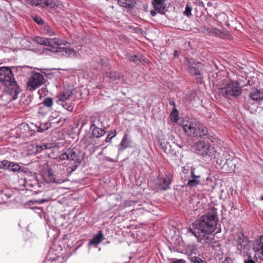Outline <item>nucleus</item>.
Returning a JSON list of instances; mask_svg holds the SVG:
<instances>
[{
    "mask_svg": "<svg viewBox=\"0 0 263 263\" xmlns=\"http://www.w3.org/2000/svg\"><path fill=\"white\" fill-rule=\"evenodd\" d=\"M50 127V124L48 123L42 124L39 127L37 131L39 132H42L45 130L48 129Z\"/></svg>",
    "mask_w": 263,
    "mask_h": 263,
    "instance_id": "obj_36",
    "label": "nucleus"
},
{
    "mask_svg": "<svg viewBox=\"0 0 263 263\" xmlns=\"http://www.w3.org/2000/svg\"><path fill=\"white\" fill-rule=\"evenodd\" d=\"M49 148V147L47 146V144H43L41 145L36 146V151L39 152L43 149Z\"/></svg>",
    "mask_w": 263,
    "mask_h": 263,
    "instance_id": "obj_43",
    "label": "nucleus"
},
{
    "mask_svg": "<svg viewBox=\"0 0 263 263\" xmlns=\"http://www.w3.org/2000/svg\"><path fill=\"white\" fill-rule=\"evenodd\" d=\"M43 33L49 36H54L55 35V32L53 29L48 25L44 26L42 30Z\"/></svg>",
    "mask_w": 263,
    "mask_h": 263,
    "instance_id": "obj_24",
    "label": "nucleus"
},
{
    "mask_svg": "<svg viewBox=\"0 0 263 263\" xmlns=\"http://www.w3.org/2000/svg\"><path fill=\"white\" fill-rule=\"evenodd\" d=\"M260 200H263V195L260 197Z\"/></svg>",
    "mask_w": 263,
    "mask_h": 263,
    "instance_id": "obj_53",
    "label": "nucleus"
},
{
    "mask_svg": "<svg viewBox=\"0 0 263 263\" xmlns=\"http://www.w3.org/2000/svg\"><path fill=\"white\" fill-rule=\"evenodd\" d=\"M9 161L4 160L0 161V168L7 169Z\"/></svg>",
    "mask_w": 263,
    "mask_h": 263,
    "instance_id": "obj_41",
    "label": "nucleus"
},
{
    "mask_svg": "<svg viewBox=\"0 0 263 263\" xmlns=\"http://www.w3.org/2000/svg\"><path fill=\"white\" fill-rule=\"evenodd\" d=\"M7 170L11 172L17 173L21 171V167L18 164L9 161Z\"/></svg>",
    "mask_w": 263,
    "mask_h": 263,
    "instance_id": "obj_23",
    "label": "nucleus"
},
{
    "mask_svg": "<svg viewBox=\"0 0 263 263\" xmlns=\"http://www.w3.org/2000/svg\"><path fill=\"white\" fill-rule=\"evenodd\" d=\"M141 56L140 55H129L128 57V59L130 61L135 62L136 63H139V62H141Z\"/></svg>",
    "mask_w": 263,
    "mask_h": 263,
    "instance_id": "obj_32",
    "label": "nucleus"
},
{
    "mask_svg": "<svg viewBox=\"0 0 263 263\" xmlns=\"http://www.w3.org/2000/svg\"><path fill=\"white\" fill-rule=\"evenodd\" d=\"M25 186L26 187H29V186L33 187L34 186V185L33 184L30 183L29 181H26L25 182Z\"/></svg>",
    "mask_w": 263,
    "mask_h": 263,
    "instance_id": "obj_46",
    "label": "nucleus"
},
{
    "mask_svg": "<svg viewBox=\"0 0 263 263\" xmlns=\"http://www.w3.org/2000/svg\"><path fill=\"white\" fill-rule=\"evenodd\" d=\"M173 263H185V261L182 259H179L174 261Z\"/></svg>",
    "mask_w": 263,
    "mask_h": 263,
    "instance_id": "obj_49",
    "label": "nucleus"
},
{
    "mask_svg": "<svg viewBox=\"0 0 263 263\" xmlns=\"http://www.w3.org/2000/svg\"><path fill=\"white\" fill-rule=\"evenodd\" d=\"M189 72L197 77V79L201 80L204 71V65L200 62H196L193 59L187 60Z\"/></svg>",
    "mask_w": 263,
    "mask_h": 263,
    "instance_id": "obj_8",
    "label": "nucleus"
},
{
    "mask_svg": "<svg viewBox=\"0 0 263 263\" xmlns=\"http://www.w3.org/2000/svg\"><path fill=\"white\" fill-rule=\"evenodd\" d=\"M40 104L45 107L50 109L53 105V101L52 98L47 97L44 99L43 102Z\"/></svg>",
    "mask_w": 263,
    "mask_h": 263,
    "instance_id": "obj_25",
    "label": "nucleus"
},
{
    "mask_svg": "<svg viewBox=\"0 0 263 263\" xmlns=\"http://www.w3.org/2000/svg\"><path fill=\"white\" fill-rule=\"evenodd\" d=\"M48 111L49 110H47L46 107L40 104L37 112L39 116H44L47 114Z\"/></svg>",
    "mask_w": 263,
    "mask_h": 263,
    "instance_id": "obj_33",
    "label": "nucleus"
},
{
    "mask_svg": "<svg viewBox=\"0 0 263 263\" xmlns=\"http://www.w3.org/2000/svg\"><path fill=\"white\" fill-rule=\"evenodd\" d=\"M253 250L256 255L259 257H263V235L256 240Z\"/></svg>",
    "mask_w": 263,
    "mask_h": 263,
    "instance_id": "obj_16",
    "label": "nucleus"
},
{
    "mask_svg": "<svg viewBox=\"0 0 263 263\" xmlns=\"http://www.w3.org/2000/svg\"><path fill=\"white\" fill-rule=\"evenodd\" d=\"M48 179L50 182L60 184L64 182V179L58 178L54 175L53 173L49 172L48 174Z\"/></svg>",
    "mask_w": 263,
    "mask_h": 263,
    "instance_id": "obj_26",
    "label": "nucleus"
},
{
    "mask_svg": "<svg viewBox=\"0 0 263 263\" xmlns=\"http://www.w3.org/2000/svg\"><path fill=\"white\" fill-rule=\"evenodd\" d=\"M26 3L32 6H37L41 5V1L40 0H26Z\"/></svg>",
    "mask_w": 263,
    "mask_h": 263,
    "instance_id": "obj_38",
    "label": "nucleus"
},
{
    "mask_svg": "<svg viewBox=\"0 0 263 263\" xmlns=\"http://www.w3.org/2000/svg\"><path fill=\"white\" fill-rule=\"evenodd\" d=\"M192 7L191 4L189 2L187 3L185 10L183 12L184 14L187 17H190L192 15Z\"/></svg>",
    "mask_w": 263,
    "mask_h": 263,
    "instance_id": "obj_30",
    "label": "nucleus"
},
{
    "mask_svg": "<svg viewBox=\"0 0 263 263\" xmlns=\"http://www.w3.org/2000/svg\"><path fill=\"white\" fill-rule=\"evenodd\" d=\"M45 3L47 6L54 8L59 7L60 5V2L58 0H46Z\"/></svg>",
    "mask_w": 263,
    "mask_h": 263,
    "instance_id": "obj_29",
    "label": "nucleus"
},
{
    "mask_svg": "<svg viewBox=\"0 0 263 263\" xmlns=\"http://www.w3.org/2000/svg\"><path fill=\"white\" fill-rule=\"evenodd\" d=\"M191 178L198 179L200 178V175H196L195 174V168H192L191 171Z\"/></svg>",
    "mask_w": 263,
    "mask_h": 263,
    "instance_id": "obj_42",
    "label": "nucleus"
},
{
    "mask_svg": "<svg viewBox=\"0 0 263 263\" xmlns=\"http://www.w3.org/2000/svg\"><path fill=\"white\" fill-rule=\"evenodd\" d=\"M60 160H68L71 164V171H75L80 164L81 158L77 149L69 148L64 149L59 155Z\"/></svg>",
    "mask_w": 263,
    "mask_h": 263,
    "instance_id": "obj_4",
    "label": "nucleus"
},
{
    "mask_svg": "<svg viewBox=\"0 0 263 263\" xmlns=\"http://www.w3.org/2000/svg\"><path fill=\"white\" fill-rule=\"evenodd\" d=\"M196 249L194 246H189L187 248V253L190 256V258L192 256H194L193 255H196Z\"/></svg>",
    "mask_w": 263,
    "mask_h": 263,
    "instance_id": "obj_34",
    "label": "nucleus"
},
{
    "mask_svg": "<svg viewBox=\"0 0 263 263\" xmlns=\"http://www.w3.org/2000/svg\"><path fill=\"white\" fill-rule=\"evenodd\" d=\"M250 98L256 101H259L263 99V93L260 90L254 89L249 93Z\"/></svg>",
    "mask_w": 263,
    "mask_h": 263,
    "instance_id": "obj_20",
    "label": "nucleus"
},
{
    "mask_svg": "<svg viewBox=\"0 0 263 263\" xmlns=\"http://www.w3.org/2000/svg\"><path fill=\"white\" fill-rule=\"evenodd\" d=\"M233 160V159H232V161L230 159H227L225 163L224 164V165L229 166L230 165H231L230 168V172L234 171V168L235 167V164L234 163H232V164H231V162H232Z\"/></svg>",
    "mask_w": 263,
    "mask_h": 263,
    "instance_id": "obj_37",
    "label": "nucleus"
},
{
    "mask_svg": "<svg viewBox=\"0 0 263 263\" xmlns=\"http://www.w3.org/2000/svg\"><path fill=\"white\" fill-rule=\"evenodd\" d=\"M116 135V132L115 130H110L108 135L105 139V142H109L112 138L115 137Z\"/></svg>",
    "mask_w": 263,
    "mask_h": 263,
    "instance_id": "obj_39",
    "label": "nucleus"
},
{
    "mask_svg": "<svg viewBox=\"0 0 263 263\" xmlns=\"http://www.w3.org/2000/svg\"><path fill=\"white\" fill-rule=\"evenodd\" d=\"M172 181V176L171 175H167L165 177H162L156 179L155 183L157 190L165 191L170 188V184Z\"/></svg>",
    "mask_w": 263,
    "mask_h": 263,
    "instance_id": "obj_12",
    "label": "nucleus"
},
{
    "mask_svg": "<svg viewBox=\"0 0 263 263\" xmlns=\"http://www.w3.org/2000/svg\"><path fill=\"white\" fill-rule=\"evenodd\" d=\"M171 120L173 122H177L178 120V112L176 107L173 109L170 114Z\"/></svg>",
    "mask_w": 263,
    "mask_h": 263,
    "instance_id": "obj_27",
    "label": "nucleus"
},
{
    "mask_svg": "<svg viewBox=\"0 0 263 263\" xmlns=\"http://www.w3.org/2000/svg\"><path fill=\"white\" fill-rule=\"evenodd\" d=\"M46 200H42L41 201H40V203H43L44 202H45Z\"/></svg>",
    "mask_w": 263,
    "mask_h": 263,
    "instance_id": "obj_52",
    "label": "nucleus"
},
{
    "mask_svg": "<svg viewBox=\"0 0 263 263\" xmlns=\"http://www.w3.org/2000/svg\"><path fill=\"white\" fill-rule=\"evenodd\" d=\"M43 76L40 73H34L29 79L27 83V89L33 91L41 86L44 83Z\"/></svg>",
    "mask_w": 263,
    "mask_h": 263,
    "instance_id": "obj_9",
    "label": "nucleus"
},
{
    "mask_svg": "<svg viewBox=\"0 0 263 263\" xmlns=\"http://www.w3.org/2000/svg\"><path fill=\"white\" fill-rule=\"evenodd\" d=\"M244 263H255V262L252 259H245Z\"/></svg>",
    "mask_w": 263,
    "mask_h": 263,
    "instance_id": "obj_48",
    "label": "nucleus"
},
{
    "mask_svg": "<svg viewBox=\"0 0 263 263\" xmlns=\"http://www.w3.org/2000/svg\"><path fill=\"white\" fill-rule=\"evenodd\" d=\"M196 152L203 156L215 157L216 151L214 147L203 141H199L194 146Z\"/></svg>",
    "mask_w": 263,
    "mask_h": 263,
    "instance_id": "obj_6",
    "label": "nucleus"
},
{
    "mask_svg": "<svg viewBox=\"0 0 263 263\" xmlns=\"http://www.w3.org/2000/svg\"><path fill=\"white\" fill-rule=\"evenodd\" d=\"M170 104L171 105L173 106H174V107H176V104H175V102H174V101H171L170 102Z\"/></svg>",
    "mask_w": 263,
    "mask_h": 263,
    "instance_id": "obj_50",
    "label": "nucleus"
},
{
    "mask_svg": "<svg viewBox=\"0 0 263 263\" xmlns=\"http://www.w3.org/2000/svg\"><path fill=\"white\" fill-rule=\"evenodd\" d=\"M0 81L6 86L16 88V82L14 81L12 71L9 67H2L0 68Z\"/></svg>",
    "mask_w": 263,
    "mask_h": 263,
    "instance_id": "obj_7",
    "label": "nucleus"
},
{
    "mask_svg": "<svg viewBox=\"0 0 263 263\" xmlns=\"http://www.w3.org/2000/svg\"><path fill=\"white\" fill-rule=\"evenodd\" d=\"M237 243V248L240 252H245L248 251L250 245L248 239L242 233H237L234 237Z\"/></svg>",
    "mask_w": 263,
    "mask_h": 263,
    "instance_id": "obj_11",
    "label": "nucleus"
},
{
    "mask_svg": "<svg viewBox=\"0 0 263 263\" xmlns=\"http://www.w3.org/2000/svg\"><path fill=\"white\" fill-rule=\"evenodd\" d=\"M132 0H118L120 5L124 7H131L133 5Z\"/></svg>",
    "mask_w": 263,
    "mask_h": 263,
    "instance_id": "obj_31",
    "label": "nucleus"
},
{
    "mask_svg": "<svg viewBox=\"0 0 263 263\" xmlns=\"http://www.w3.org/2000/svg\"><path fill=\"white\" fill-rule=\"evenodd\" d=\"M104 236L101 231H99L98 233L93 236L92 239L89 241V245H97L101 243L104 240Z\"/></svg>",
    "mask_w": 263,
    "mask_h": 263,
    "instance_id": "obj_21",
    "label": "nucleus"
},
{
    "mask_svg": "<svg viewBox=\"0 0 263 263\" xmlns=\"http://www.w3.org/2000/svg\"><path fill=\"white\" fill-rule=\"evenodd\" d=\"M132 138L127 134H125L119 145V150L123 151L127 148L132 147Z\"/></svg>",
    "mask_w": 263,
    "mask_h": 263,
    "instance_id": "obj_17",
    "label": "nucleus"
},
{
    "mask_svg": "<svg viewBox=\"0 0 263 263\" xmlns=\"http://www.w3.org/2000/svg\"><path fill=\"white\" fill-rule=\"evenodd\" d=\"M33 20L35 22L39 25H42L44 24V21L40 16H34L33 17Z\"/></svg>",
    "mask_w": 263,
    "mask_h": 263,
    "instance_id": "obj_40",
    "label": "nucleus"
},
{
    "mask_svg": "<svg viewBox=\"0 0 263 263\" xmlns=\"http://www.w3.org/2000/svg\"><path fill=\"white\" fill-rule=\"evenodd\" d=\"M151 14L153 16H154L156 15V13L155 11L154 10H152L151 11Z\"/></svg>",
    "mask_w": 263,
    "mask_h": 263,
    "instance_id": "obj_51",
    "label": "nucleus"
},
{
    "mask_svg": "<svg viewBox=\"0 0 263 263\" xmlns=\"http://www.w3.org/2000/svg\"><path fill=\"white\" fill-rule=\"evenodd\" d=\"M196 133H197V135H195L194 137H202L208 135V131L206 127L204 126L199 122V126L197 128Z\"/></svg>",
    "mask_w": 263,
    "mask_h": 263,
    "instance_id": "obj_22",
    "label": "nucleus"
},
{
    "mask_svg": "<svg viewBox=\"0 0 263 263\" xmlns=\"http://www.w3.org/2000/svg\"><path fill=\"white\" fill-rule=\"evenodd\" d=\"M99 63L103 66H106L108 64V60L106 58H100Z\"/></svg>",
    "mask_w": 263,
    "mask_h": 263,
    "instance_id": "obj_44",
    "label": "nucleus"
},
{
    "mask_svg": "<svg viewBox=\"0 0 263 263\" xmlns=\"http://www.w3.org/2000/svg\"><path fill=\"white\" fill-rule=\"evenodd\" d=\"M90 129H92L91 134L92 136L97 138L103 136L106 133L104 129L96 127L93 124L91 125Z\"/></svg>",
    "mask_w": 263,
    "mask_h": 263,
    "instance_id": "obj_19",
    "label": "nucleus"
},
{
    "mask_svg": "<svg viewBox=\"0 0 263 263\" xmlns=\"http://www.w3.org/2000/svg\"><path fill=\"white\" fill-rule=\"evenodd\" d=\"M181 126L186 135L187 136L197 135L196 130L199 126V122L183 120L181 122Z\"/></svg>",
    "mask_w": 263,
    "mask_h": 263,
    "instance_id": "obj_10",
    "label": "nucleus"
},
{
    "mask_svg": "<svg viewBox=\"0 0 263 263\" xmlns=\"http://www.w3.org/2000/svg\"><path fill=\"white\" fill-rule=\"evenodd\" d=\"M219 93L224 98L237 97L241 93V87L237 81H232L227 83L219 90Z\"/></svg>",
    "mask_w": 263,
    "mask_h": 263,
    "instance_id": "obj_5",
    "label": "nucleus"
},
{
    "mask_svg": "<svg viewBox=\"0 0 263 263\" xmlns=\"http://www.w3.org/2000/svg\"><path fill=\"white\" fill-rule=\"evenodd\" d=\"M33 41L39 44L49 46L50 51L60 53L62 55L73 57L77 56L79 52L77 47H64L68 43L58 37L45 38L37 36L34 37Z\"/></svg>",
    "mask_w": 263,
    "mask_h": 263,
    "instance_id": "obj_2",
    "label": "nucleus"
},
{
    "mask_svg": "<svg viewBox=\"0 0 263 263\" xmlns=\"http://www.w3.org/2000/svg\"><path fill=\"white\" fill-rule=\"evenodd\" d=\"M218 221L217 209L212 208L193 224V230L190 232L197 238L198 242L203 244L212 243L215 240L213 233L216 230Z\"/></svg>",
    "mask_w": 263,
    "mask_h": 263,
    "instance_id": "obj_1",
    "label": "nucleus"
},
{
    "mask_svg": "<svg viewBox=\"0 0 263 263\" xmlns=\"http://www.w3.org/2000/svg\"><path fill=\"white\" fill-rule=\"evenodd\" d=\"M19 91L17 90V88H14V95L12 98L11 97V96L7 93H4L0 96V105H5L7 103L11 101L12 99H16L17 95L18 94Z\"/></svg>",
    "mask_w": 263,
    "mask_h": 263,
    "instance_id": "obj_14",
    "label": "nucleus"
},
{
    "mask_svg": "<svg viewBox=\"0 0 263 263\" xmlns=\"http://www.w3.org/2000/svg\"><path fill=\"white\" fill-rule=\"evenodd\" d=\"M190 260L194 263H207L206 261L197 256H192L190 257Z\"/></svg>",
    "mask_w": 263,
    "mask_h": 263,
    "instance_id": "obj_35",
    "label": "nucleus"
},
{
    "mask_svg": "<svg viewBox=\"0 0 263 263\" xmlns=\"http://www.w3.org/2000/svg\"><path fill=\"white\" fill-rule=\"evenodd\" d=\"M196 4L197 5H198L199 6H202L203 7L204 6V4L203 3L200 1V0H198L196 1Z\"/></svg>",
    "mask_w": 263,
    "mask_h": 263,
    "instance_id": "obj_47",
    "label": "nucleus"
},
{
    "mask_svg": "<svg viewBox=\"0 0 263 263\" xmlns=\"http://www.w3.org/2000/svg\"><path fill=\"white\" fill-rule=\"evenodd\" d=\"M152 4L158 12L164 13L166 8L164 0H153Z\"/></svg>",
    "mask_w": 263,
    "mask_h": 263,
    "instance_id": "obj_18",
    "label": "nucleus"
},
{
    "mask_svg": "<svg viewBox=\"0 0 263 263\" xmlns=\"http://www.w3.org/2000/svg\"><path fill=\"white\" fill-rule=\"evenodd\" d=\"M222 263H233V260L230 258H226Z\"/></svg>",
    "mask_w": 263,
    "mask_h": 263,
    "instance_id": "obj_45",
    "label": "nucleus"
},
{
    "mask_svg": "<svg viewBox=\"0 0 263 263\" xmlns=\"http://www.w3.org/2000/svg\"><path fill=\"white\" fill-rule=\"evenodd\" d=\"M106 76L110 79L112 83L115 84H118L123 80V75L118 72H107Z\"/></svg>",
    "mask_w": 263,
    "mask_h": 263,
    "instance_id": "obj_15",
    "label": "nucleus"
},
{
    "mask_svg": "<svg viewBox=\"0 0 263 263\" xmlns=\"http://www.w3.org/2000/svg\"><path fill=\"white\" fill-rule=\"evenodd\" d=\"M200 28L202 32L209 36H213L222 38L226 34L224 32L215 27H208L202 25L200 26Z\"/></svg>",
    "mask_w": 263,
    "mask_h": 263,
    "instance_id": "obj_13",
    "label": "nucleus"
},
{
    "mask_svg": "<svg viewBox=\"0 0 263 263\" xmlns=\"http://www.w3.org/2000/svg\"><path fill=\"white\" fill-rule=\"evenodd\" d=\"M200 183L199 179L191 178L189 179L186 185L190 187H193L197 186Z\"/></svg>",
    "mask_w": 263,
    "mask_h": 263,
    "instance_id": "obj_28",
    "label": "nucleus"
},
{
    "mask_svg": "<svg viewBox=\"0 0 263 263\" xmlns=\"http://www.w3.org/2000/svg\"><path fill=\"white\" fill-rule=\"evenodd\" d=\"M76 92V90L72 86L65 87L63 90L57 95L56 103L65 109L72 111L74 106Z\"/></svg>",
    "mask_w": 263,
    "mask_h": 263,
    "instance_id": "obj_3",
    "label": "nucleus"
}]
</instances>
